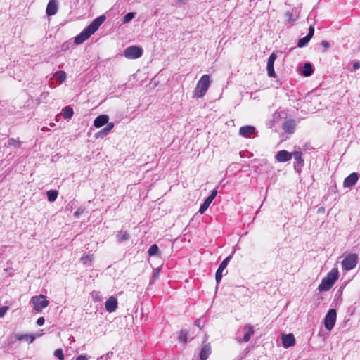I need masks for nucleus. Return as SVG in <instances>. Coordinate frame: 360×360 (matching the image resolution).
<instances>
[{
	"mask_svg": "<svg viewBox=\"0 0 360 360\" xmlns=\"http://www.w3.org/2000/svg\"><path fill=\"white\" fill-rule=\"evenodd\" d=\"M105 20V15H101L94 19L82 32L75 37V44H80L88 39L101 25Z\"/></svg>",
	"mask_w": 360,
	"mask_h": 360,
	"instance_id": "obj_1",
	"label": "nucleus"
},
{
	"mask_svg": "<svg viewBox=\"0 0 360 360\" xmlns=\"http://www.w3.org/2000/svg\"><path fill=\"white\" fill-rule=\"evenodd\" d=\"M339 271L337 267L333 268L326 276L321 280L318 286L319 292H326L332 288L333 285L339 278Z\"/></svg>",
	"mask_w": 360,
	"mask_h": 360,
	"instance_id": "obj_2",
	"label": "nucleus"
},
{
	"mask_svg": "<svg viewBox=\"0 0 360 360\" xmlns=\"http://www.w3.org/2000/svg\"><path fill=\"white\" fill-rule=\"evenodd\" d=\"M212 83L210 76L203 75L198 80L195 88L193 90V97L199 98L203 97L207 93Z\"/></svg>",
	"mask_w": 360,
	"mask_h": 360,
	"instance_id": "obj_3",
	"label": "nucleus"
},
{
	"mask_svg": "<svg viewBox=\"0 0 360 360\" xmlns=\"http://www.w3.org/2000/svg\"><path fill=\"white\" fill-rule=\"evenodd\" d=\"M30 302L32 304L33 310L37 312H41L49 304V301L42 294L32 297Z\"/></svg>",
	"mask_w": 360,
	"mask_h": 360,
	"instance_id": "obj_4",
	"label": "nucleus"
},
{
	"mask_svg": "<svg viewBox=\"0 0 360 360\" xmlns=\"http://www.w3.org/2000/svg\"><path fill=\"white\" fill-rule=\"evenodd\" d=\"M123 55L127 59H136L143 55V49L138 46H130L124 49Z\"/></svg>",
	"mask_w": 360,
	"mask_h": 360,
	"instance_id": "obj_5",
	"label": "nucleus"
},
{
	"mask_svg": "<svg viewBox=\"0 0 360 360\" xmlns=\"http://www.w3.org/2000/svg\"><path fill=\"white\" fill-rule=\"evenodd\" d=\"M358 257L356 254H349L347 255L342 261V269L345 271H349L355 268L357 264Z\"/></svg>",
	"mask_w": 360,
	"mask_h": 360,
	"instance_id": "obj_6",
	"label": "nucleus"
},
{
	"mask_svg": "<svg viewBox=\"0 0 360 360\" xmlns=\"http://www.w3.org/2000/svg\"><path fill=\"white\" fill-rule=\"evenodd\" d=\"M336 319V310L334 309H330L324 318V326L328 331H330L333 328Z\"/></svg>",
	"mask_w": 360,
	"mask_h": 360,
	"instance_id": "obj_7",
	"label": "nucleus"
},
{
	"mask_svg": "<svg viewBox=\"0 0 360 360\" xmlns=\"http://www.w3.org/2000/svg\"><path fill=\"white\" fill-rule=\"evenodd\" d=\"M243 330L245 331V334H244L243 338H237V341L239 343L243 342H248L250 340L252 335L255 333L253 326L250 324L245 325L243 327Z\"/></svg>",
	"mask_w": 360,
	"mask_h": 360,
	"instance_id": "obj_8",
	"label": "nucleus"
},
{
	"mask_svg": "<svg viewBox=\"0 0 360 360\" xmlns=\"http://www.w3.org/2000/svg\"><path fill=\"white\" fill-rule=\"evenodd\" d=\"M217 194V191L216 189L213 190L210 195L205 199L203 204L200 206L199 209V212L200 214H203L209 207L212 200L214 199Z\"/></svg>",
	"mask_w": 360,
	"mask_h": 360,
	"instance_id": "obj_9",
	"label": "nucleus"
},
{
	"mask_svg": "<svg viewBox=\"0 0 360 360\" xmlns=\"http://www.w3.org/2000/svg\"><path fill=\"white\" fill-rule=\"evenodd\" d=\"M231 257H232V255L228 256L226 259H224L222 261V262L219 265V266L216 272V276H215V279H216L217 283H219L221 281V278H222V272L226 268L228 263L230 261Z\"/></svg>",
	"mask_w": 360,
	"mask_h": 360,
	"instance_id": "obj_10",
	"label": "nucleus"
},
{
	"mask_svg": "<svg viewBox=\"0 0 360 360\" xmlns=\"http://www.w3.org/2000/svg\"><path fill=\"white\" fill-rule=\"evenodd\" d=\"M276 59V55L275 53H272L268 58L267 61V73L270 77H276V73L274 68V64Z\"/></svg>",
	"mask_w": 360,
	"mask_h": 360,
	"instance_id": "obj_11",
	"label": "nucleus"
},
{
	"mask_svg": "<svg viewBox=\"0 0 360 360\" xmlns=\"http://www.w3.org/2000/svg\"><path fill=\"white\" fill-rule=\"evenodd\" d=\"M281 341L283 347L288 348L290 347L294 346L295 344V339L292 333L289 334H283L281 335Z\"/></svg>",
	"mask_w": 360,
	"mask_h": 360,
	"instance_id": "obj_12",
	"label": "nucleus"
},
{
	"mask_svg": "<svg viewBox=\"0 0 360 360\" xmlns=\"http://www.w3.org/2000/svg\"><path fill=\"white\" fill-rule=\"evenodd\" d=\"M256 134V129L253 126L246 125L239 129V135L244 138H250L251 135Z\"/></svg>",
	"mask_w": 360,
	"mask_h": 360,
	"instance_id": "obj_13",
	"label": "nucleus"
},
{
	"mask_svg": "<svg viewBox=\"0 0 360 360\" xmlns=\"http://www.w3.org/2000/svg\"><path fill=\"white\" fill-rule=\"evenodd\" d=\"M105 307L109 313L115 311L117 308V300L115 297L111 296L106 300Z\"/></svg>",
	"mask_w": 360,
	"mask_h": 360,
	"instance_id": "obj_14",
	"label": "nucleus"
},
{
	"mask_svg": "<svg viewBox=\"0 0 360 360\" xmlns=\"http://www.w3.org/2000/svg\"><path fill=\"white\" fill-rule=\"evenodd\" d=\"M359 175L356 172L350 174L344 180L343 185L345 187L349 188L353 186L358 181Z\"/></svg>",
	"mask_w": 360,
	"mask_h": 360,
	"instance_id": "obj_15",
	"label": "nucleus"
},
{
	"mask_svg": "<svg viewBox=\"0 0 360 360\" xmlns=\"http://www.w3.org/2000/svg\"><path fill=\"white\" fill-rule=\"evenodd\" d=\"M292 158V154L285 150H280L277 153L276 158L279 162H285Z\"/></svg>",
	"mask_w": 360,
	"mask_h": 360,
	"instance_id": "obj_16",
	"label": "nucleus"
},
{
	"mask_svg": "<svg viewBox=\"0 0 360 360\" xmlns=\"http://www.w3.org/2000/svg\"><path fill=\"white\" fill-rule=\"evenodd\" d=\"M109 121V116L108 115H101L96 117L94 121V126L96 128H101L106 124Z\"/></svg>",
	"mask_w": 360,
	"mask_h": 360,
	"instance_id": "obj_17",
	"label": "nucleus"
},
{
	"mask_svg": "<svg viewBox=\"0 0 360 360\" xmlns=\"http://www.w3.org/2000/svg\"><path fill=\"white\" fill-rule=\"evenodd\" d=\"M58 11L57 0H50L46 6V13L48 15H53Z\"/></svg>",
	"mask_w": 360,
	"mask_h": 360,
	"instance_id": "obj_18",
	"label": "nucleus"
},
{
	"mask_svg": "<svg viewBox=\"0 0 360 360\" xmlns=\"http://www.w3.org/2000/svg\"><path fill=\"white\" fill-rule=\"evenodd\" d=\"M295 128V122L292 120L285 121L283 124V129L287 133H292Z\"/></svg>",
	"mask_w": 360,
	"mask_h": 360,
	"instance_id": "obj_19",
	"label": "nucleus"
},
{
	"mask_svg": "<svg viewBox=\"0 0 360 360\" xmlns=\"http://www.w3.org/2000/svg\"><path fill=\"white\" fill-rule=\"evenodd\" d=\"M210 353H211L210 346L208 345H203V347H202L200 354V359L206 360L208 358Z\"/></svg>",
	"mask_w": 360,
	"mask_h": 360,
	"instance_id": "obj_20",
	"label": "nucleus"
},
{
	"mask_svg": "<svg viewBox=\"0 0 360 360\" xmlns=\"http://www.w3.org/2000/svg\"><path fill=\"white\" fill-rule=\"evenodd\" d=\"M313 73L312 66L309 63H304L302 70V75L304 77H309Z\"/></svg>",
	"mask_w": 360,
	"mask_h": 360,
	"instance_id": "obj_21",
	"label": "nucleus"
},
{
	"mask_svg": "<svg viewBox=\"0 0 360 360\" xmlns=\"http://www.w3.org/2000/svg\"><path fill=\"white\" fill-rule=\"evenodd\" d=\"M16 339L18 340H25L29 343H32L34 340L35 337L33 335L29 334L16 335Z\"/></svg>",
	"mask_w": 360,
	"mask_h": 360,
	"instance_id": "obj_22",
	"label": "nucleus"
},
{
	"mask_svg": "<svg viewBox=\"0 0 360 360\" xmlns=\"http://www.w3.org/2000/svg\"><path fill=\"white\" fill-rule=\"evenodd\" d=\"M47 198L49 202H54L58 195V193L56 190H49L46 192Z\"/></svg>",
	"mask_w": 360,
	"mask_h": 360,
	"instance_id": "obj_23",
	"label": "nucleus"
},
{
	"mask_svg": "<svg viewBox=\"0 0 360 360\" xmlns=\"http://www.w3.org/2000/svg\"><path fill=\"white\" fill-rule=\"evenodd\" d=\"M54 77L56 80H58L60 83H62L66 79L67 75L64 71H57L54 74Z\"/></svg>",
	"mask_w": 360,
	"mask_h": 360,
	"instance_id": "obj_24",
	"label": "nucleus"
},
{
	"mask_svg": "<svg viewBox=\"0 0 360 360\" xmlns=\"http://www.w3.org/2000/svg\"><path fill=\"white\" fill-rule=\"evenodd\" d=\"M73 110L71 107L70 106H66L63 110V116L65 119H70V117H72L73 115Z\"/></svg>",
	"mask_w": 360,
	"mask_h": 360,
	"instance_id": "obj_25",
	"label": "nucleus"
},
{
	"mask_svg": "<svg viewBox=\"0 0 360 360\" xmlns=\"http://www.w3.org/2000/svg\"><path fill=\"white\" fill-rule=\"evenodd\" d=\"M117 238L119 241H124L129 238V234L127 231H120L117 234Z\"/></svg>",
	"mask_w": 360,
	"mask_h": 360,
	"instance_id": "obj_26",
	"label": "nucleus"
},
{
	"mask_svg": "<svg viewBox=\"0 0 360 360\" xmlns=\"http://www.w3.org/2000/svg\"><path fill=\"white\" fill-rule=\"evenodd\" d=\"M285 16L286 20L289 22H294L298 18V15H293V13H291V12H286L285 14Z\"/></svg>",
	"mask_w": 360,
	"mask_h": 360,
	"instance_id": "obj_27",
	"label": "nucleus"
},
{
	"mask_svg": "<svg viewBox=\"0 0 360 360\" xmlns=\"http://www.w3.org/2000/svg\"><path fill=\"white\" fill-rule=\"evenodd\" d=\"M292 157L294 158V159L298 164H302L303 159H302V153L301 152L295 151V152L292 153Z\"/></svg>",
	"mask_w": 360,
	"mask_h": 360,
	"instance_id": "obj_28",
	"label": "nucleus"
},
{
	"mask_svg": "<svg viewBox=\"0 0 360 360\" xmlns=\"http://www.w3.org/2000/svg\"><path fill=\"white\" fill-rule=\"evenodd\" d=\"M311 38L309 37L307 35L305 36L304 37L300 39L298 42H297V46L298 47H304L308 43L309 41H310Z\"/></svg>",
	"mask_w": 360,
	"mask_h": 360,
	"instance_id": "obj_29",
	"label": "nucleus"
},
{
	"mask_svg": "<svg viewBox=\"0 0 360 360\" xmlns=\"http://www.w3.org/2000/svg\"><path fill=\"white\" fill-rule=\"evenodd\" d=\"M159 251L158 246L155 244L152 245L150 248L148 249V255L150 256H154L158 255Z\"/></svg>",
	"mask_w": 360,
	"mask_h": 360,
	"instance_id": "obj_30",
	"label": "nucleus"
},
{
	"mask_svg": "<svg viewBox=\"0 0 360 360\" xmlns=\"http://www.w3.org/2000/svg\"><path fill=\"white\" fill-rule=\"evenodd\" d=\"M80 260L83 264L90 263L94 260V255L92 254L84 255Z\"/></svg>",
	"mask_w": 360,
	"mask_h": 360,
	"instance_id": "obj_31",
	"label": "nucleus"
},
{
	"mask_svg": "<svg viewBox=\"0 0 360 360\" xmlns=\"http://www.w3.org/2000/svg\"><path fill=\"white\" fill-rule=\"evenodd\" d=\"M134 16H135L134 13L130 12V13H127L122 19L123 23H127L129 22H130L134 18Z\"/></svg>",
	"mask_w": 360,
	"mask_h": 360,
	"instance_id": "obj_32",
	"label": "nucleus"
},
{
	"mask_svg": "<svg viewBox=\"0 0 360 360\" xmlns=\"http://www.w3.org/2000/svg\"><path fill=\"white\" fill-rule=\"evenodd\" d=\"M53 355L55 357L58 358L59 360H64L65 356L63 354V351L62 349H57L54 351Z\"/></svg>",
	"mask_w": 360,
	"mask_h": 360,
	"instance_id": "obj_33",
	"label": "nucleus"
},
{
	"mask_svg": "<svg viewBox=\"0 0 360 360\" xmlns=\"http://www.w3.org/2000/svg\"><path fill=\"white\" fill-rule=\"evenodd\" d=\"M187 332L181 330L179 335V340L181 342L185 343L187 341Z\"/></svg>",
	"mask_w": 360,
	"mask_h": 360,
	"instance_id": "obj_34",
	"label": "nucleus"
},
{
	"mask_svg": "<svg viewBox=\"0 0 360 360\" xmlns=\"http://www.w3.org/2000/svg\"><path fill=\"white\" fill-rule=\"evenodd\" d=\"M8 143L10 146L13 147H20L21 143L19 140H16L15 139H10L8 141Z\"/></svg>",
	"mask_w": 360,
	"mask_h": 360,
	"instance_id": "obj_35",
	"label": "nucleus"
},
{
	"mask_svg": "<svg viewBox=\"0 0 360 360\" xmlns=\"http://www.w3.org/2000/svg\"><path fill=\"white\" fill-rule=\"evenodd\" d=\"M109 132L110 131H108V129L106 127H105L96 134V138H100V137L103 138V136L108 134Z\"/></svg>",
	"mask_w": 360,
	"mask_h": 360,
	"instance_id": "obj_36",
	"label": "nucleus"
},
{
	"mask_svg": "<svg viewBox=\"0 0 360 360\" xmlns=\"http://www.w3.org/2000/svg\"><path fill=\"white\" fill-rule=\"evenodd\" d=\"M9 307L8 306L0 307V318L4 317Z\"/></svg>",
	"mask_w": 360,
	"mask_h": 360,
	"instance_id": "obj_37",
	"label": "nucleus"
},
{
	"mask_svg": "<svg viewBox=\"0 0 360 360\" xmlns=\"http://www.w3.org/2000/svg\"><path fill=\"white\" fill-rule=\"evenodd\" d=\"M160 268H156L154 271H153V280H157L160 276Z\"/></svg>",
	"mask_w": 360,
	"mask_h": 360,
	"instance_id": "obj_38",
	"label": "nucleus"
},
{
	"mask_svg": "<svg viewBox=\"0 0 360 360\" xmlns=\"http://www.w3.org/2000/svg\"><path fill=\"white\" fill-rule=\"evenodd\" d=\"M45 322V319L44 317H39L37 320V324L39 326H43L44 323Z\"/></svg>",
	"mask_w": 360,
	"mask_h": 360,
	"instance_id": "obj_39",
	"label": "nucleus"
},
{
	"mask_svg": "<svg viewBox=\"0 0 360 360\" xmlns=\"http://www.w3.org/2000/svg\"><path fill=\"white\" fill-rule=\"evenodd\" d=\"M314 33V28L312 26H310L309 29V33L307 36L311 39Z\"/></svg>",
	"mask_w": 360,
	"mask_h": 360,
	"instance_id": "obj_40",
	"label": "nucleus"
},
{
	"mask_svg": "<svg viewBox=\"0 0 360 360\" xmlns=\"http://www.w3.org/2000/svg\"><path fill=\"white\" fill-rule=\"evenodd\" d=\"M106 128L108 129L109 131H110L114 128V123L113 122H108L106 124Z\"/></svg>",
	"mask_w": 360,
	"mask_h": 360,
	"instance_id": "obj_41",
	"label": "nucleus"
},
{
	"mask_svg": "<svg viewBox=\"0 0 360 360\" xmlns=\"http://www.w3.org/2000/svg\"><path fill=\"white\" fill-rule=\"evenodd\" d=\"M83 212V210L82 208H79L77 211L75 212L74 215L76 217H78L79 214H81Z\"/></svg>",
	"mask_w": 360,
	"mask_h": 360,
	"instance_id": "obj_42",
	"label": "nucleus"
},
{
	"mask_svg": "<svg viewBox=\"0 0 360 360\" xmlns=\"http://www.w3.org/2000/svg\"><path fill=\"white\" fill-rule=\"evenodd\" d=\"M75 360H88L87 357L84 355L78 356Z\"/></svg>",
	"mask_w": 360,
	"mask_h": 360,
	"instance_id": "obj_43",
	"label": "nucleus"
},
{
	"mask_svg": "<svg viewBox=\"0 0 360 360\" xmlns=\"http://www.w3.org/2000/svg\"><path fill=\"white\" fill-rule=\"evenodd\" d=\"M353 67L356 70L359 69L360 68V63L359 61L354 63Z\"/></svg>",
	"mask_w": 360,
	"mask_h": 360,
	"instance_id": "obj_44",
	"label": "nucleus"
},
{
	"mask_svg": "<svg viewBox=\"0 0 360 360\" xmlns=\"http://www.w3.org/2000/svg\"><path fill=\"white\" fill-rule=\"evenodd\" d=\"M321 45L323 46H324L325 48H328L329 47V43L327 42L326 41H321Z\"/></svg>",
	"mask_w": 360,
	"mask_h": 360,
	"instance_id": "obj_45",
	"label": "nucleus"
},
{
	"mask_svg": "<svg viewBox=\"0 0 360 360\" xmlns=\"http://www.w3.org/2000/svg\"><path fill=\"white\" fill-rule=\"evenodd\" d=\"M199 322H200V321H199V320H198V321H195V325L199 326Z\"/></svg>",
	"mask_w": 360,
	"mask_h": 360,
	"instance_id": "obj_46",
	"label": "nucleus"
},
{
	"mask_svg": "<svg viewBox=\"0 0 360 360\" xmlns=\"http://www.w3.org/2000/svg\"><path fill=\"white\" fill-rule=\"evenodd\" d=\"M50 126H51V127H53V126H54V123H51V124H50Z\"/></svg>",
	"mask_w": 360,
	"mask_h": 360,
	"instance_id": "obj_47",
	"label": "nucleus"
}]
</instances>
